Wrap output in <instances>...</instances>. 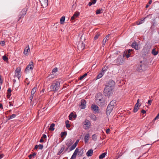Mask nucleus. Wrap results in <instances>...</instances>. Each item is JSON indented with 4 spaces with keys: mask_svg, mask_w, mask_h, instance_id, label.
I'll list each match as a JSON object with an SVG mask.
<instances>
[{
    "mask_svg": "<svg viewBox=\"0 0 159 159\" xmlns=\"http://www.w3.org/2000/svg\"><path fill=\"white\" fill-rule=\"evenodd\" d=\"M95 97L96 101L99 106H102L104 105L105 100L101 93H97Z\"/></svg>",
    "mask_w": 159,
    "mask_h": 159,
    "instance_id": "nucleus-1",
    "label": "nucleus"
},
{
    "mask_svg": "<svg viewBox=\"0 0 159 159\" xmlns=\"http://www.w3.org/2000/svg\"><path fill=\"white\" fill-rule=\"evenodd\" d=\"M60 82L58 81H54L50 87L51 91L54 92L58 90L60 88Z\"/></svg>",
    "mask_w": 159,
    "mask_h": 159,
    "instance_id": "nucleus-2",
    "label": "nucleus"
},
{
    "mask_svg": "<svg viewBox=\"0 0 159 159\" xmlns=\"http://www.w3.org/2000/svg\"><path fill=\"white\" fill-rule=\"evenodd\" d=\"M113 89L111 88L105 86L103 92L104 95L108 97H109L112 94Z\"/></svg>",
    "mask_w": 159,
    "mask_h": 159,
    "instance_id": "nucleus-3",
    "label": "nucleus"
},
{
    "mask_svg": "<svg viewBox=\"0 0 159 159\" xmlns=\"http://www.w3.org/2000/svg\"><path fill=\"white\" fill-rule=\"evenodd\" d=\"M24 82L25 84V92L26 93V94L28 95L29 94L30 91L29 90L30 87L29 84L30 82L28 80V79L26 78L25 79Z\"/></svg>",
    "mask_w": 159,
    "mask_h": 159,
    "instance_id": "nucleus-4",
    "label": "nucleus"
},
{
    "mask_svg": "<svg viewBox=\"0 0 159 159\" xmlns=\"http://www.w3.org/2000/svg\"><path fill=\"white\" fill-rule=\"evenodd\" d=\"M124 62L123 57L121 56L119 57L118 58L114 61V63H116L117 66L122 65Z\"/></svg>",
    "mask_w": 159,
    "mask_h": 159,
    "instance_id": "nucleus-5",
    "label": "nucleus"
},
{
    "mask_svg": "<svg viewBox=\"0 0 159 159\" xmlns=\"http://www.w3.org/2000/svg\"><path fill=\"white\" fill-rule=\"evenodd\" d=\"M115 84L114 81L112 80H110L106 83L105 86L113 89Z\"/></svg>",
    "mask_w": 159,
    "mask_h": 159,
    "instance_id": "nucleus-6",
    "label": "nucleus"
},
{
    "mask_svg": "<svg viewBox=\"0 0 159 159\" xmlns=\"http://www.w3.org/2000/svg\"><path fill=\"white\" fill-rule=\"evenodd\" d=\"M27 11V9L26 8H25L20 12L18 16L19 19L18 20V21H19L26 14Z\"/></svg>",
    "mask_w": 159,
    "mask_h": 159,
    "instance_id": "nucleus-7",
    "label": "nucleus"
},
{
    "mask_svg": "<svg viewBox=\"0 0 159 159\" xmlns=\"http://www.w3.org/2000/svg\"><path fill=\"white\" fill-rule=\"evenodd\" d=\"M21 71V68L20 67L17 68L15 71V75L14 77H16L19 80L20 78V73Z\"/></svg>",
    "mask_w": 159,
    "mask_h": 159,
    "instance_id": "nucleus-8",
    "label": "nucleus"
},
{
    "mask_svg": "<svg viewBox=\"0 0 159 159\" xmlns=\"http://www.w3.org/2000/svg\"><path fill=\"white\" fill-rule=\"evenodd\" d=\"M91 108L94 112H98L99 111V108L98 106L95 104H92L91 106Z\"/></svg>",
    "mask_w": 159,
    "mask_h": 159,
    "instance_id": "nucleus-9",
    "label": "nucleus"
},
{
    "mask_svg": "<svg viewBox=\"0 0 159 159\" xmlns=\"http://www.w3.org/2000/svg\"><path fill=\"white\" fill-rule=\"evenodd\" d=\"M114 107L111 105H108L106 110V113L107 115H109L112 111Z\"/></svg>",
    "mask_w": 159,
    "mask_h": 159,
    "instance_id": "nucleus-10",
    "label": "nucleus"
},
{
    "mask_svg": "<svg viewBox=\"0 0 159 159\" xmlns=\"http://www.w3.org/2000/svg\"><path fill=\"white\" fill-rule=\"evenodd\" d=\"M86 101L84 99H82L80 103V107L82 109H84L86 107Z\"/></svg>",
    "mask_w": 159,
    "mask_h": 159,
    "instance_id": "nucleus-11",
    "label": "nucleus"
},
{
    "mask_svg": "<svg viewBox=\"0 0 159 159\" xmlns=\"http://www.w3.org/2000/svg\"><path fill=\"white\" fill-rule=\"evenodd\" d=\"M84 125L85 126H84V129H87L89 128L90 126L91 123L89 120L86 119L84 122Z\"/></svg>",
    "mask_w": 159,
    "mask_h": 159,
    "instance_id": "nucleus-12",
    "label": "nucleus"
},
{
    "mask_svg": "<svg viewBox=\"0 0 159 159\" xmlns=\"http://www.w3.org/2000/svg\"><path fill=\"white\" fill-rule=\"evenodd\" d=\"M131 46L133 48L136 50H139L140 49L139 44L137 43V42L136 41H134L133 43Z\"/></svg>",
    "mask_w": 159,
    "mask_h": 159,
    "instance_id": "nucleus-13",
    "label": "nucleus"
},
{
    "mask_svg": "<svg viewBox=\"0 0 159 159\" xmlns=\"http://www.w3.org/2000/svg\"><path fill=\"white\" fill-rule=\"evenodd\" d=\"M73 143V142L71 139H68L66 141V145L68 147H70Z\"/></svg>",
    "mask_w": 159,
    "mask_h": 159,
    "instance_id": "nucleus-14",
    "label": "nucleus"
},
{
    "mask_svg": "<svg viewBox=\"0 0 159 159\" xmlns=\"http://www.w3.org/2000/svg\"><path fill=\"white\" fill-rule=\"evenodd\" d=\"M41 5L43 6H46L48 4V0H40Z\"/></svg>",
    "mask_w": 159,
    "mask_h": 159,
    "instance_id": "nucleus-15",
    "label": "nucleus"
},
{
    "mask_svg": "<svg viewBox=\"0 0 159 159\" xmlns=\"http://www.w3.org/2000/svg\"><path fill=\"white\" fill-rule=\"evenodd\" d=\"M79 152V149L76 148L70 159H75Z\"/></svg>",
    "mask_w": 159,
    "mask_h": 159,
    "instance_id": "nucleus-16",
    "label": "nucleus"
},
{
    "mask_svg": "<svg viewBox=\"0 0 159 159\" xmlns=\"http://www.w3.org/2000/svg\"><path fill=\"white\" fill-rule=\"evenodd\" d=\"M78 48L80 50H82L84 49L85 48V45L83 42L81 43H79L77 46Z\"/></svg>",
    "mask_w": 159,
    "mask_h": 159,
    "instance_id": "nucleus-17",
    "label": "nucleus"
},
{
    "mask_svg": "<svg viewBox=\"0 0 159 159\" xmlns=\"http://www.w3.org/2000/svg\"><path fill=\"white\" fill-rule=\"evenodd\" d=\"M80 15V13L79 12H75L73 15L71 17L70 20H72L76 18Z\"/></svg>",
    "mask_w": 159,
    "mask_h": 159,
    "instance_id": "nucleus-18",
    "label": "nucleus"
},
{
    "mask_svg": "<svg viewBox=\"0 0 159 159\" xmlns=\"http://www.w3.org/2000/svg\"><path fill=\"white\" fill-rule=\"evenodd\" d=\"M110 36V34H108L106 36L105 38L103 39L102 41V46H104L105 43L108 40V38Z\"/></svg>",
    "mask_w": 159,
    "mask_h": 159,
    "instance_id": "nucleus-19",
    "label": "nucleus"
},
{
    "mask_svg": "<svg viewBox=\"0 0 159 159\" xmlns=\"http://www.w3.org/2000/svg\"><path fill=\"white\" fill-rule=\"evenodd\" d=\"M93 150L92 149H90L86 153V155L88 157L91 156L93 154Z\"/></svg>",
    "mask_w": 159,
    "mask_h": 159,
    "instance_id": "nucleus-20",
    "label": "nucleus"
},
{
    "mask_svg": "<svg viewBox=\"0 0 159 159\" xmlns=\"http://www.w3.org/2000/svg\"><path fill=\"white\" fill-rule=\"evenodd\" d=\"M89 138V133L87 134L84 136V140L85 143H88V140Z\"/></svg>",
    "mask_w": 159,
    "mask_h": 159,
    "instance_id": "nucleus-21",
    "label": "nucleus"
},
{
    "mask_svg": "<svg viewBox=\"0 0 159 159\" xmlns=\"http://www.w3.org/2000/svg\"><path fill=\"white\" fill-rule=\"evenodd\" d=\"M29 50H30V48L29 45H28L27 47L25 48L23 52L24 54L26 55H27Z\"/></svg>",
    "mask_w": 159,
    "mask_h": 159,
    "instance_id": "nucleus-22",
    "label": "nucleus"
},
{
    "mask_svg": "<svg viewBox=\"0 0 159 159\" xmlns=\"http://www.w3.org/2000/svg\"><path fill=\"white\" fill-rule=\"evenodd\" d=\"M77 116L76 114L74 115L73 112H71L69 116V119L70 120H71L73 117L75 118Z\"/></svg>",
    "mask_w": 159,
    "mask_h": 159,
    "instance_id": "nucleus-23",
    "label": "nucleus"
},
{
    "mask_svg": "<svg viewBox=\"0 0 159 159\" xmlns=\"http://www.w3.org/2000/svg\"><path fill=\"white\" fill-rule=\"evenodd\" d=\"M145 18H143L141 20H140L138 21H137L136 22V24L137 25H139L141 24H142L145 21Z\"/></svg>",
    "mask_w": 159,
    "mask_h": 159,
    "instance_id": "nucleus-24",
    "label": "nucleus"
},
{
    "mask_svg": "<svg viewBox=\"0 0 159 159\" xmlns=\"http://www.w3.org/2000/svg\"><path fill=\"white\" fill-rule=\"evenodd\" d=\"M140 105H139V104H136L133 109V112L134 113L136 112L138 110V107H140Z\"/></svg>",
    "mask_w": 159,
    "mask_h": 159,
    "instance_id": "nucleus-25",
    "label": "nucleus"
},
{
    "mask_svg": "<svg viewBox=\"0 0 159 159\" xmlns=\"http://www.w3.org/2000/svg\"><path fill=\"white\" fill-rule=\"evenodd\" d=\"M30 70V63H29L26 66L25 69V72L26 73H29Z\"/></svg>",
    "mask_w": 159,
    "mask_h": 159,
    "instance_id": "nucleus-26",
    "label": "nucleus"
},
{
    "mask_svg": "<svg viewBox=\"0 0 159 159\" xmlns=\"http://www.w3.org/2000/svg\"><path fill=\"white\" fill-rule=\"evenodd\" d=\"M36 89H37L36 87H35L34 88H33V89H32V91H31V95L32 97H33V96L34 95V94L36 92Z\"/></svg>",
    "mask_w": 159,
    "mask_h": 159,
    "instance_id": "nucleus-27",
    "label": "nucleus"
},
{
    "mask_svg": "<svg viewBox=\"0 0 159 159\" xmlns=\"http://www.w3.org/2000/svg\"><path fill=\"white\" fill-rule=\"evenodd\" d=\"M116 101L115 100H112L109 103V104L114 107L116 103Z\"/></svg>",
    "mask_w": 159,
    "mask_h": 159,
    "instance_id": "nucleus-28",
    "label": "nucleus"
},
{
    "mask_svg": "<svg viewBox=\"0 0 159 159\" xmlns=\"http://www.w3.org/2000/svg\"><path fill=\"white\" fill-rule=\"evenodd\" d=\"M151 53L154 56H156L158 54V52L156 51L155 48H153L152 50Z\"/></svg>",
    "mask_w": 159,
    "mask_h": 159,
    "instance_id": "nucleus-29",
    "label": "nucleus"
},
{
    "mask_svg": "<svg viewBox=\"0 0 159 159\" xmlns=\"http://www.w3.org/2000/svg\"><path fill=\"white\" fill-rule=\"evenodd\" d=\"M55 125V124L54 123H52L51 124L50 128H49V129L51 131H53L55 129L54 128V127Z\"/></svg>",
    "mask_w": 159,
    "mask_h": 159,
    "instance_id": "nucleus-30",
    "label": "nucleus"
},
{
    "mask_svg": "<svg viewBox=\"0 0 159 159\" xmlns=\"http://www.w3.org/2000/svg\"><path fill=\"white\" fill-rule=\"evenodd\" d=\"M108 68L107 66H103L102 69V72L104 74L105 72L107 70Z\"/></svg>",
    "mask_w": 159,
    "mask_h": 159,
    "instance_id": "nucleus-31",
    "label": "nucleus"
},
{
    "mask_svg": "<svg viewBox=\"0 0 159 159\" xmlns=\"http://www.w3.org/2000/svg\"><path fill=\"white\" fill-rule=\"evenodd\" d=\"M65 19V17L64 16H62L60 19V22L61 24L64 23Z\"/></svg>",
    "mask_w": 159,
    "mask_h": 159,
    "instance_id": "nucleus-32",
    "label": "nucleus"
},
{
    "mask_svg": "<svg viewBox=\"0 0 159 159\" xmlns=\"http://www.w3.org/2000/svg\"><path fill=\"white\" fill-rule=\"evenodd\" d=\"M106 154L107 153L105 152L102 153L101 155L99 156V158L100 159H101L104 158Z\"/></svg>",
    "mask_w": 159,
    "mask_h": 159,
    "instance_id": "nucleus-33",
    "label": "nucleus"
},
{
    "mask_svg": "<svg viewBox=\"0 0 159 159\" xmlns=\"http://www.w3.org/2000/svg\"><path fill=\"white\" fill-rule=\"evenodd\" d=\"M104 74L102 73V72L99 74L97 76V79H98L101 78L104 75Z\"/></svg>",
    "mask_w": 159,
    "mask_h": 159,
    "instance_id": "nucleus-34",
    "label": "nucleus"
},
{
    "mask_svg": "<svg viewBox=\"0 0 159 159\" xmlns=\"http://www.w3.org/2000/svg\"><path fill=\"white\" fill-rule=\"evenodd\" d=\"M67 134V133L66 131L62 132L61 133V137L62 138L64 136H66Z\"/></svg>",
    "mask_w": 159,
    "mask_h": 159,
    "instance_id": "nucleus-35",
    "label": "nucleus"
},
{
    "mask_svg": "<svg viewBox=\"0 0 159 159\" xmlns=\"http://www.w3.org/2000/svg\"><path fill=\"white\" fill-rule=\"evenodd\" d=\"M64 149V146H63L62 147H61L60 151L58 152L57 155H60L63 151Z\"/></svg>",
    "mask_w": 159,
    "mask_h": 159,
    "instance_id": "nucleus-36",
    "label": "nucleus"
},
{
    "mask_svg": "<svg viewBox=\"0 0 159 159\" xmlns=\"http://www.w3.org/2000/svg\"><path fill=\"white\" fill-rule=\"evenodd\" d=\"M97 136L96 135V134H94L92 135V139L93 140H94V141L96 140L97 139Z\"/></svg>",
    "mask_w": 159,
    "mask_h": 159,
    "instance_id": "nucleus-37",
    "label": "nucleus"
},
{
    "mask_svg": "<svg viewBox=\"0 0 159 159\" xmlns=\"http://www.w3.org/2000/svg\"><path fill=\"white\" fill-rule=\"evenodd\" d=\"M76 146L74 144H73L69 148L70 151H71L72 150H74Z\"/></svg>",
    "mask_w": 159,
    "mask_h": 159,
    "instance_id": "nucleus-38",
    "label": "nucleus"
},
{
    "mask_svg": "<svg viewBox=\"0 0 159 159\" xmlns=\"http://www.w3.org/2000/svg\"><path fill=\"white\" fill-rule=\"evenodd\" d=\"M87 75V73H86L84 74L83 75L81 76L79 78V80H82L84 78L86 77Z\"/></svg>",
    "mask_w": 159,
    "mask_h": 159,
    "instance_id": "nucleus-39",
    "label": "nucleus"
},
{
    "mask_svg": "<svg viewBox=\"0 0 159 159\" xmlns=\"http://www.w3.org/2000/svg\"><path fill=\"white\" fill-rule=\"evenodd\" d=\"M90 117L94 120H95L96 119V116L94 115H91L90 116Z\"/></svg>",
    "mask_w": 159,
    "mask_h": 159,
    "instance_id": "nucleus-40",
    "label": "nucleus"
},
{
    "mask_svg": "<svg viewBox=\"0 0 159 159\" xmlns=\"http://www.w3.org/2000/svg\"><path fill=\"white\" fill-rule=\"evenodd\" d=\"M78 155L79 156H81L83 154V149H81L80 151H79V152H78Z\"/></svg>",
    "mask_w": 159,
    "mask_h": 159,
    "instance_id": "nucleus-41",
    "label": "nucleus"
},
{
    "mask_svg": "<svg viewBox=\"0 0 159 159\" xmlns=\"http://www.w3.org/2000/svg\"><path fill=\"white\" fill-rule=\"evenodd\" d=\"M2 59L4 61H6V62L8 61V57L5 55H4L2 57Z\"/></svg>",
    "mask_w": 159,
    "mask_h": 159,
    "instance_id": "nucleus-42",
    "label": "nucleus"
},
{
    "mask_svg": "<svg viewBox=\"0 0 159 159\" xmlns=\"http://www.w3.org/2000/svg\"><path fill=\"white\" fill-rule=\"evenodd\" d=\"M100 34L99 33H97L95 36V37L94 38V40H97L100 36Z\"/></svg>",
    "mask_w": 159,
    "mask_h": 159,
    "instance_id": "nucleus-43",
    "label": "nucleus"
},
{
    "mask_svg": "<svg viewBox=\"0 0 159 159\" xmlns=\"http://www.w3.org/2000/svg\"><path fill=\"white\" fill-rule=\"evenodd\" d=\"M16 116V115L15 114H13L10 116V118L8 119V120H10L11 119H12L14 118Z\"/></svg>",
    "mask_w": 159,
    "mask_h": 159,
    "instance_id": "nucleus-44",
    "label": "nucleus"
},
{
    "mask_svg": "<svg viewBox=\"0 0 159 159\" xmlns=\"http://www.w3.org/2000/svg\"><path fill=\"white\" fill-rule=\"evenodd\" d=\"M142 69V65H140L137 68V70L138 71H140Z\"/></svg>",
    "mask_w": 159,
    "mask_h": 159,
    "instance_id": "nucleus-45",
    "label": "nucleus"
},
{
    "mask_svg": "<svg viewBox=\"0 0 159 159\" xmlns=\"http://www.w3.org/2000/svg\"><path fill=\"white\" fill-rule=\"evenodd\" d=\"M101 10H102V9H101V10L100 9L96 11V13L97 15L101 13H102V12H101Z\"/></svg>",
    "mask_w": 159,
    "mask_h": 159,
    "instance_id": "nucleus-46",
    "label": "nucleus"
},
{
    "mask_svg": "<svg viewBox=\"0 0 159 159\" xmlns=\"http://www.w3.org/2000/svg\"><path fill=\"white\" fill-rule=\"evenodd\" d=\"M34 68L33 63L32 61L30 62V70H32Z\"/></svg>",
    "mask_w": 159,
    "mask_h": 159,
    "instance_id": "nucleus-47",
    "label": "nucleus"
},
{
    "mask_svg": "<svg viewBox=\"0 0 159 159\" xmlns=\"http://www.w3.org/2000/svg\"><path fill=\"white\" fill-rule=\"evenodd\" d=\"M43 145L42 144H39V149H42L43 148Z\"/></svg>",
    "mask_w": 159,
    "mask_h": 159,
    "instance_id": "nucleus-48",
    "label": "nucleus"
},
{
    "mask_svg": "<svg viewBox=\"0 0 159 159\" xmlns=\"http://www.w3.org/2000/svg\"><path fill=\"white\" fill-rule=\"evenodd\" d=\"M37 154V153L36 152H34L32 154H30V159L32 157H34Z\"/></svg>",
    "mask_w": 159,
    "mask_h": 159,
    "instance_id": "nucleus-49",
    "label": "nucleus"
},
{
    "mask_svg": "<svg viewBox=\"0 0 159 159\" xmlns=\"http://www.w3.org/2000/svg\"><path fill=\"white\" fill-rule=\"evenodd\" d=\"M57 68H55L52 70V72L55 73L57 72Z\"/></svg>",
    "mask_w": 159,
    "mask_h": 159,
    "instance_id": "nucleus-50",
    "label": "nucleus"
},
{
    "mask_svg": "<svg viewBox=\"0 0 159 159\" xmlns=\"http://www.w3.org/2000/svg\"><path fill=\"white\" fill-rule=\"evenodd\" d=\"M11 96V93H7V96L8 98H9Z\"/></svg>",
    "mask_w": 159,
    "mask_h": 159,
    "instance_id": "nucleus-51",
    "label": "nucleus"
},
{
    "mask_svg": "<svg viewBox=\"0 0 159 159\" xmlns=\"http://www.w3.org/2000/svg\"><path fill=\"white\" fill-rule=\"evenodd\" d=\"M79 140L77 139L76 141L75 142L74 144L76 146H77V144L79 142Z\"/></svg>",
    "mask_w": 159,
    "mask_h": 159,
    "instance_id": "nucleus-52",
    "label": "nucleus"
},
{
    "mask_svg": "<svg viewBox=\"0 0 159 159\" xmlns=\"http://www.w3.org/2000/svg\"><path fill=\"white\" fill-rule=\"evenodd\" d=\"M159 118V113L157 115V116L155 117V118L154 119V120H156L158 119Z\"/></svg>",
    "mask_w": 159,
    "mask_h": 159,
    "instance_id": "nucleus-53",
    "label": "nucleus"
},
{
    "mask_svg": "<svg viewBox=\"0 0 159 159\" xmlns=\"http://www.w3.org/2000/svg\"><path fill=\"white\" fill-rule=\"evenodd\" d=\"M110 131V129L109 128L107 129L106 130V133L107 134H108Z\"/></svg>",
    "mask_w": 159,
    "mask_h": 159,
    "instance_id": "nucleus-54",
    "label": "nucleus"
},
{
    "mask_svg": "<svg viewBox=\"0 0 159 159\" xmlns=\"http://www.w3.org/2000/svg\"><path fill=\"white\" fill-rule=\"evenodd\" d=\"M141 112L143 114H145L146 113V111L145 110H142L141 111Z\"/></svg>",
    "mask_w": 159,
    "mask_h": 159,
    "instance_id": "nucleus-55",
    "label": "nucleus"
},
{
    "mask_svg": "<svg viewBox=\"0 0 159 159\" xmlns=\"http://www.w3.org/2000/svg\"><path fill=\"white\" fill-rule=\"evenodd\" d=\"M0 43L2 46H3L4 45L5 42L4 41H1Z\"/></svg>",
    "mask_w": 159,
    "mask_h": 159,
    "instance_id": "nucleus-56",
    "label": "nucleus"
},
{
    "mask_svg": "<svg viewBox=\"0 0 159 159\" xmlns=\"http://www.w3.org/2000/svg\"><path fill=\"white\" fill-rule=\"evenodd\" d=\"M133 50V49H129L128 50V53L129 54V53H130Z\"/></svg>",
    "mask_w": 159,
    "mask_h": 159,
    "instance_id": "nucleus-57",
    "label": "nucleus"
},
{
    "mask_svg": "<svg viewBox=\"0 0 159 159\" xmlns=\"http://www.w3.org/2000/svg\"><path fill=\"white\" fill-rule=\"evenodd\" d=\"M11 88H10L8 89L7 93H11Z\"/></svg>",
    "mask_w": 159,
    "mask_h": 159,
    "instance_id": "nucleus-58",
    "label": "nucleus"
},
{
    "mask_svg": "<svg viewBox=\"0 0 159 159\" xmlns=\"http://www.w3.org/2000/svg\"><path fill=\"white\" fill-rule=\"evenodd\" d=\"M66 124V127L67 128H69L70 127V125L69 124Z\"/></svg>",
    "mask_w": 159,
    "mask_h": 159,
    "instance_id": "nucleus-59",
    "label": "nucleus"
},
{
    "mask_svg": "<svg viewBox=\"0 0 159 159\" xmlns=\"http://www.w3.org/2000/svg\"><path fill=\"white\" fill-rule=\"evenodd\" d=\"M96 2V0H92V3L93 4H95Z\"/></svg>",
    "mask_w": 159,
    "mask_h": 159,
    "instance_id": "nucleus-60",
    "label": "nucleus"
},
{
    "mask_svg": "<svg viewBox=\"0 0 159 159\" xmlns=\"http://www.w3.org/2000/svg\"><path fill=\"white\" fill-rule=\"evenodd\" d=\"M93 4V3L91 2H89L88 4V5L89 6H91L92 4Z\"/></svg>",
    "mask_w": 159,
    "mask_h": 159,
    "instance_id": "nucleus-61",
    "label": "nucleus"
},
{
    "mask_svg": "<svg viewBox=\"0 0 159 159\" xmlns=\"http://www.w3.org/2000/svg\"><path fill=\"white\" fill-rule=\"evenodd\" d=\"M47 137V136L45 134H43V136H42V138H46Z\"/></svg>",
    "mask_w": 159,
    "mask_h": 159,
    "instance_id": "nucleus-62",
    "label": "nucleus"
},
{
    "mask_svg": "<svg viewBox=\"0 0 159 159\" xmlns=\"http://www.w3.org/2000/svg\"><path fill=\"white\" fill-rule=\"evenodd\" d=\"M53 75H49L48 76V77H49V79H51V78H53Z\"/></svg>",
    "mask_w": 159,
    "mask_h": 159,
    "instance_id": "nucleus-63",
    "label": "nucleus"
},
{
    "mask_svg": "<svg viewBox=\"0 0 159 159\" xmlns=\"http://www.w3.org/2000/svg\"><path fill=\"white\" fill-rule=\"evenodd\" d=\"M38 148H39V145H36L35 146L34 149H37Z\"/></svg>",
    "mask_w": 159,
    "mask_h": 159,
    "instance_id": "nucleus-64",
    "label": "nucleus"
}]
</instances>
